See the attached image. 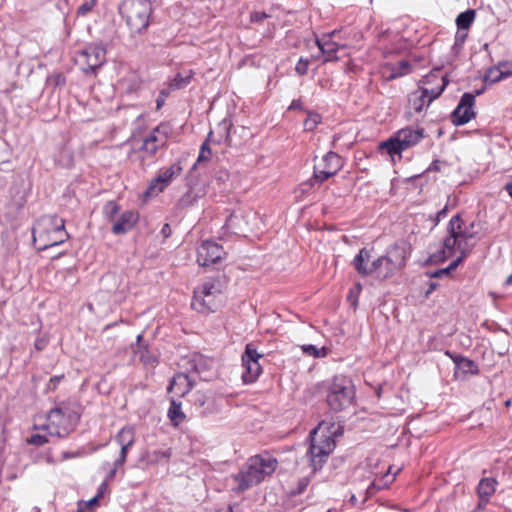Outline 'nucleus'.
Here are the masks:
<instances>
[{"instance_id": "2f4dec72", "label": "nucleus", "mask_w": 512, "mask_h": 512, "mask_svg": "<svg viewBox=\"0 0 512 512\" xmlns=\"http://www.w3.org/2000/svg\"><path fill=\"white\" fill-rule=\"evenodd\" d=\"M190 73L187 72L186 75L179 73L169 84V90L167 93L176 92L182 87L186 86L189 83Z\"/></svg>"}, {"instance_id": "c9c22d12", "label": "nucleus", "mask_w": 512, "mask_h": 512, "mask_svg": "<svg viewBox=\"0 0 512 512\" xmlns=\"http://www.w3.org/2000/svg\"><path fill=\"white\" fill-rule=\"evenodd\" d=\"M301 349L305 354L315 358L324 357L326 355L325 348L319 349L316 346L310 344L301 346Z\"/></svg>"}, {"instance_id": "603ef678", "label": "nucleus", "mask_w": 512, "mask_h": 512, "mask_svg": "<svg viewBox=\"0 0 512 512\" xmlns=\"http://www.w3.org/2000/svg\"><path fill=\"white\" fill-rule=\"evenodd\" d=\"M45 346H46V340L45 339L41 338V339L36 340L35 348L37 350H43L45 348Z\"/></svg>"}, {"instance_id": "3c124183", "label": "nucleus", "mask_w": 512, "mask_h": 512, "mask_svg": "<svg viewBox=\"0 0 512 512\" xmlns=\"http://www.w3.org/2000/svg\"><path fill=\"white\" fill-rule=\"evenodd\" d=\"M107 483L106 482H103L100 487H99V490H98V493L96 494V496H99V498L101 499L104 495V493L107 491Z\"/></svg>"}, {"instance_id": "a19ab883", "label": "nucleus", "mask_w": 512, "mask_h": 512, "mask_svg": "<svg viewBox=\"0 0 512 512\" xmlns=\"http://www.w3.org/2000/svg\"><path fill=\"white\" fill-rule=\"evenodd\" d=\"M100 500L99 496H94L88 501H81L78 504V512H84L86 509H90L95 506Z\"/></svg>"}, {"instance_id": "052dcab7", "label": "nucleus", "mask_w": 512, "mask_h": 512, "mask_svg": "<svg viewBox=\"0 0 512 512\" xmlns=\"http://www.w3.org/2000/svg\"><path fill=\"white\" fill-rule=\"evenodd\" d=\"M436 286L437 285L435 283H431L429 290L426 292V295L428 296L432 291H434L436 289Z\"/></svg>"}, {"instance_id": "393cba45", "label": "nucleus", "mask_w": 512, "mask_h": 512, "mask_svg": "<svg viewBox=\"0 0 512 512\" xmlns=\"http://www.w3.org/2000/svg\"><path fill=\"white\" fill-rule=\"evenodd\" d=\"M512 73V63L502 62L498 66L488 69L484 81L486 83H495Z\"/></svg>"}, {"instance_id": "4468645a", "label": "nucleus", "mask_w": 512, "mask_h": 512, "mask_svg": "<svg viewBox=\"0 0 512 512\" xmlns=\"http://www.w3.org/2000/svg\"><path fill=\"white\" fill-rule=\"evenodd\" d=\"M261 355L251 344L246 345L244 354L242 355V366L244 371L242 379L245 383H253L261 373V366L258 362Z\"/></svg>"}, {"instance_id": "a878e982", "label": "nucleus", "mask_w": 512, "mask_h": 512, "mask_svg": "<svg viewBox=\"0 0 512 512\" xmlns=\"http://www.w3.org/2000/svg\"><path fill=\"white\" fill-rule=\"evenodd\" d=\"M495 490L496 481L493 478L482 479L478 485V495L480 498L479 506H481L482 503H486Z\"/></svg>"}, {"instance_id": "c756f323", "label": "nucleus", "mask_w": 512, "mask_h": 512, "mask_svg": "<svg viewBox=\"0 0 512 512\" xmlns=\"http://www.w3.org/2000/svg\"><path fill=\"white\" fill-rule=\"evenodd\" d=\"M168 417L170 418L174 426L179 425L185 418L184 413L181 410L180 404H177L174 400L168 410Z\"/></svg>"}, {"instance_id": "6e6552de", "label": "nucleus", "mask_w": 512, "mask_h": 512, "mask_svg": "<svg viewBox=\"0 0 512 512\" xmlns=\"http://www.w3.org/2000/svg\"><path fill=\"white\" fill-rule=\"evenodd\" d=\"M222 303L223 295L214 282H205L194 291L192 307L198 312H214Z\"/></svg>"}, {"instance_id": "f257e3e1", "label": "nucleus", "mask_w": 512, "mask_h": 512, "mask_svg": "<svg viewBox=\"0 0 512 512\" xmlns=\"http://www.w3.org/2000/svg\"><path fill=\"white\" fill-rule=\"evenodd\" d=\"M277 467L275 458L269 455H256L251 457L241 470L233 476L236 483L233 490L243 492L271 475Z\"/></svg>"}, {"instance_id": "6ab92c4d", "label": "nucleus", "mask_w": 512, "mask_h": 512, "mask_svg": "<svg viewBox=\"0 0 512 512\" xmlns=\"http://www.w3.org/2000/svg\"><path fill=\"white\" fill-rule=\"evenodd\" d=\"M461 224L462 220L458 215L454 216L450 220V226L455 228V232H457V249L459 251V255L467 256L468 252L473 246V244L470 243V240L473 238V234L468 231L462 230Z\"/></svg>"}, {"instance_id": "49530a36", "label": "nucleus", "mask_w": 512, "mask_h": 512, "mask_svg": "<svg viewBox=\"0 0 512 512\" xmlns=\"http://www.w3.org/2000/svg\"><path fill=\"white\" fill-rule=\"evenodd\" d=\"M309 62L308 60L300 59L296 64L295 70L299 75H304L308 71Z\"/></svg>"}, {"instance_id": "f704fd0d", "label": "nucleus", "mask_w": 512, "mask_h": 512, "mask_svg": "<svg viewBox=\"0 0 512 512\" xmlns=\"http://www.w3.org/2000/svg\"><path fill=\"white\" fill-rule=\"evenodd\" d=\"M119 212V206L114 201H109L103 208V214L109 221H113Z\"/></svg>"}, {"instance_id": "8fccbe9b", "label": "nucleus", "mask_w": 512, "mask_h": 512, "mask_svg": "<svg viewBox=\"0 0 512 512\" xmlns=\"http://www.w3.org/2000/svg\"><path fill=\"white\" fill-rule=\"evenodd\" d=\"M266 17H267V15L265 13H263V12H254L251 15V20L255 21V22H258V21H261L262 19H264Z\"/></svg>"}, {"instance_id": "c85d7f7f", "label": "nucleus", "mask_w": 512, "mask_h": 512, "mask_svg": "<svg viewBox=\"0 0 512 512\" xmlns=\"http://www.w3.org/2000/svg\"><path fill=\"white\" fill-rule=\"evenodd\" d=\"M475 18L474 10H467L465 12L460 13L456 18V24L459 29L465 30L468 29L473 23Z\"/></svg>"}, {"instance_id": "bb28decb", "label": "nucleus", "mask_w": 512, "mask_h": 512, "mask_svg": "<svg viewBox=\"0 0 512 512\" xmlns=\"http://www.w3.org/2000/svg\"><path fill=\"white\" fill-rule=\"evenodd\" d=\"M142 335L137 336V349L135 350V356L145 365H154L157 362L156 357L148 350L147 346L141 343Z\"/></svg>"}, {"instance_id": "cd10ccee", "label": "nucleus", "mask_w": 512, "mask_h": 512, "mask_svg": "<svg viewBox=\"0 0 512 512\" xmlns=\"http://www.w3.org/2000/svg\"><path fill=\"white\" fill-rule=\"evenodd\" d=\"M212 136H213V131H211L209 133L207 140L202 144L200 152H199V155H198V158H197V161L194 164L193 168H195L197 165H201L203 163H207L210 160L212 153H211V150H210V148L208 146V142L214 141L212 139Z\"/></svg>"}, {"instance_id": "aec40b11", "label": "nucleus", "mask_w": 512, "mask_h": 512, "mask_svg": "<svg viewBox=\"0 0 512 512\" xmlns=\"http://www.w3.org/2000/svg\"><path fill=\"white\" fill-rule=\"evenodd\" d=\"M135 439V432L132 427H123L116 435V441L120 445V456L116 464L123 465L126 461L128 448L132 446Z\"/></svg>"}, {"instance_id": "13d9d810", "label": "nucleus", "mask_w": 512, "mask_h": 512, "mask_svg": "<svg viewBox=\"0 0 512 512\" xmlns=\"http://www.w3.org/2000/svg\"><path fill=\"white\" fill-rule=\"evenodd\" d=\"M445 214H446V208L439 211L437 214V221H440L441 218L445 217Z\"/></svg>"}, {"instance_id": "473e14b6", "label": "nucleus", "mask_w": 512, "mask_h": 512, "mask_svg": "<svg viewBox=\"0 0 512 512\" xmlns=\"http://www.w3.org/2000/svg\"><path fill=\"white\" fill-rule=\"evenodd\" d=\"M432 78H438V75L432 74V75L428 76V80H430ZM439 79H440L441 83L436 88H431V89L424 88L423 89L424 96H440V94L444 91L447 81L444 76H440Z\"/></svg>"}, {"instance_id": "f3484780", "label": "nucleus", "mask_w": 512, "mask_h": 512, "mask_svg": "<svg viewBox=\"0 0 512 512\" xmlns=\"http://www.w3.org/2000/svg\"><path fill=\"white\" fill-rule=\"evenodd\" d=\"M337 35L338 33L333 31L331 34L324 35L321 39L316 40V44L324 56V61L337 60L339 58L337 53L345 52L346 45L335 41Z\"/></svg>"}, {"instance_id": "72a5a7b5", "label": "nucleus", "mask_w": 512, "mask_h": 512, "mask_svg": "<svg viewBox=\"0 0 512 512\" xmlns=\"http://www.w3.org/2000/svg\"><path fill=\"white\" fill-rule=\"evenodd\" d=\"M232 123L227 119L221 121L217 127L218 131L222 133L221 137L217 140L218 142H229L230 140V129Z\"/></svg>"}, {"instance_id": "37998d69", "label": "nucleus", "mask_w": 512, "mask_h": 512, "mask_svg": "<svg viewBox=\"0 0 512 512\" xmlns=\"http://www.w3.org/2000/svg\"><path fill=\"white\" fill-rule=\"evenodd\" d=\"M197 197H199V194L191 190L180 199V204L182 206H189L193 204L194 201H196Z\"/></svg>"}, {"instance_id": "774afa93", "label": "nucleus", "mask_w": 512, "mask_h": 512, "mask_svg": "<svg viewBox=\"0 0 512 512\" xmlns=\"http://www.w3.org/2000/svg\"><path fill=\"white\" fill-rule=\"evenodd\" d=\"M327 512H332L331 510H328Z\"/></svg>"}, {"instance_id": "9b49d317", "label": "nucleus", "mask_w": 512, "mask_h": 512, "mask_svg": "<svg viewBox=\"0 0 512 512\" xmlns=\"http://www.w3.org/2000/svg\"><path fill=\"white\" fill-rule=\"evenodd\" d=\"M105 59V48L101 44H90L77 54L76 63L83 71L88 72L101 67Z\"/></svg>"}, {"instance_id": "79ce46f5", "label": "nucleus", "mask_w": 512, "mask_h": 512, "mask_svg": "<svg viewBox=\"0 0 512 512\" xmlns=\"http://www.w3.org/2000/svg\"><path fill=\"white\" fill-rule=\"evenodd\" d=\"M47 435H48L47 433L46 434L36 433L28 439V443L37 445V446H41L48 442Z\"/></svg>"}, {"instance_id": "de8ad7c7", "label": "nucleus", "mask_w": 512, "mask_h": 512, "mask_svg": "<svg viewBox=\"0 0 512 512\" xmlns=\"http://www.w3.org/2000/svg\"><path fill=\"white\" fill-rule=\"evenodd\" d=\"M64 82H65L64 77L60 74H57V75L51 76L47 80V86H60V85L64 84Z\"/></svg>"}, {"instance_id": "412c9836", "label": "nucleus", "mask_w": 512, "mask_h": 512, "mask_svg": "<svg viewBox=\"0 0 512 512\" xmlns=\"http://www.w3.org/2000/svg\"><path fill=\"white\" fill-rule=\"evenodd\" d=\"M455 231V228L449 225V236L446 237L444 240L443 250L440 251L438 254L432 255V260L434 262L444 261L447 258L455 256L457 253H459L457 249V232Z\"/></svg>"}, {"instance_id": "39448f33", "label": "nucleus", "mask_w": 512, "mask_h": 512, "mask_svg": "<svg viewBox=\"0 0 512 512\" xmlns=\"http://www.w3.org/2000/svg\"><path fill=\"white\" fill-rule=\"evenodd\" d=\"M409 247L401 241L392 245L383 256H377L373 263L364 271H376V277L386 279L394 275L405 266Z\"/></svg>"}, {"instance_id": "f8f14e48", "label": "nucleus", "mask_w": 512, "mask_h": 512, "mask_svg": "<svg viewBox=\"0 0 512 512\" xmlns=\"http://www.w3.org/2000/svg\"><path fill=\"white\" fill-rule=\"evenodd\" d=\"M341 166V158L334 152H328L320 158H315L314 177L316 180L322 182L335 175Z\"/></svg>"}, {"instance_id": "a211bd4d", "label": "nucleus", "mask_w": 512, "mask_h": 512, "mask_svg": "<svg viewBox=\"0 0 512 512\" xmlns=\"http://www.w3.org/2000/svg\"><path fill=\"white\" fill-rule=\"evenodd\" d=\"M474 98H461L452 113L451 120L456 126L464 125L475 117Z\"/></svg>"}, {"instance_id": "b1692460", "label": "nucleus", "mask_w": 512, "mask_h": 512, "mask_svg": "<svg viewBox=\"0 0 512 512\" xmlns=\"http://www.w3.org/2000/svg\"><path fill=\"white\" fill-rule=\"evenodd\" d=\"M377 258L373 254V249L363 248L354 258V267L362 275H376V271H364L363 269L369 268L373 263V259Z\"/></svg>"}, {"instance_id": "2eb2a0df", "label": "nucleus", "mask_w": 512, "mask_h": 512, "mask_svg": "<svg viewBox=\"0 0 512 512\" xmlns=\"http://www.w3.org/2000/svg\"><path fill=\"white\" fill-rule=\"evenodd\" d=\"M182 170L183 168L178 162L161 171L149 185L146 192L147 195L156 196L161 193L176 177L181 174Z\"/></svg>"}, {"instance_id": "4d7b16f0", "label": "nucleus", "mask_w": 512, "mask_h": 512, "mask_svg": "<svg viewBox=\"0 0 512 512\" xmlns=\"http://www.w3.org/2000/svg\"><path fill=\"white\" fill-rule=\"evenodd\" d=\"M301 106L300 100H294L289 106L290 110L298 109Z\"/></svg>"}, {"instance_id": "69168bd1", "label": "nucleus", "mask_w": 512, "mask_h": 512, "mask_svg": "<svg viewBox=\"0 0 512 512\" xmlns=\"http://www.w3.org/2000/svg\"><path fill=\"white\" fill-rule=\"evenodd\" d=\"M57 381H58V378H52L51 379V382L57 383Z\"/></svg>"}, {"instance_id": "5fc2aeb1", "label": "nucleus", "mask_w": 512, "mask_h": 512, "mask_svg": "<svg viewBox=\"0 0 512 512\" xmlns=\"http://www.w3.org/2000/svg\"><path fill=\"white\" fill-rule=\"evenodd\" d=\"M449 272H450L449 269L445 268V269H441V270L437 271L433 276L440 277L442 275L448 274Z\"/></svg>"}, {"instance_id": "680f3d73", "label": "nucleus", "mask_w": 512, "mask_h": 512, "mask_svg": "<svg viewBox=\"0 0 512 512\" xmlns=\"http://www.w3.org/2000/svg\"><path fill=\"white\" fill-rule=\"evenodd\" d=\"M228 178V173L226 171L221 172L220 180L225 181Z\"/></svg>"}, {"instance_id": "c03bdc74", "label": "nucleus", "mask_w": 512, "mask_h": 512, "mask_svg": "<svg viewBox=\"0 0 512 512\" xmlns=\"http://www.w3.org/2000/svg\"><path fill=\"white\" fill-rule=\"evenodd\" d=\"M399 68L401 69L400 72H394L392 71L390 78H395L398 76H402L407 74L410 71V64L407 61H400L399 62Z\"/></svg>"}, {"instance_id": "6e6d98bb", "label": "nucleus", "mask_w": 512, "mask_h": 512, "mask_svg": "<svg viewBox=\"0 0 512 512\" xmlns=\"http://www.w3.org/2000/svg\"><path fill=\"white\" fill-rule=\"evenodd\" d=\"M114 466H115V467H114V469H113V470H111V471L109 472V474L107 475V479H111V478H113V477H114V475L116 474L117 468H118L120 465H119V464H116V462H115V463H114Z\"/></svg>"}, {"instance_id": "0e129e2a", "label": "nucleus", "mask_w": 512, "mask_h": 512, "mask_svg": "<svg viewBox=\"0 0 512 512\" xmlns=\"http://www.w3.org/2000/svg\"><path fill=\"white\" fill-rule=\"evenodd\" d=\"M463 96L468 97V96H473V95L471 93H464Z\"/></svg>"}, {"instance_id": "dca6fc26", "label": "nucleus", "mask_w": 512, "mask_h": 512, "mask_svg": "<svg viewBox=\"0 0 512 512\" xmlns=\"http://www.w3.org/2000/svg\"><path fill=\"white\" fill-rule=\"evenodd\" d=\"M225 255L222 246L213 241H203L197 249V262L200 266L217 263Z\"/></svg>"}, {"instance_id": "bf43d9fd", "label": "nucleus", "mask_w": 512, "mask_h": 512, "mask_svg": "<svg viewBox=\"0 0 512 512\" xmlns=\"http://www.w3.org/2000/svg\"><path fill=\"white\" fill-rule=\"evenodd\" d=\"M505 189L508 192V194L512 197V181L506 184Z\"/></svg>"}, {"instance_id": "0eeeda50", "label": "nucleus", "mask_w": 512, "mask_h": 512, "mask_svg": "<svg viewBox=\"0 0 512 512\" xmlns=\"http://www.w3.org/2000/svg\"><path fill=\"white\" fill-rule=\"evenodd\" d=\"M119 11L130 30L139 33L147 28L152 8L148 0H124Z\"/></svg>"}, {"instance_id": "423d86ee", "label": "nucleus", "mask_w": 512, "mask_h": 512, "mask_svg": "<svg viewBox=\"0 0 512 512\" xmlns=\"http://www.w3.org/2000/svg\"><path fill=\"white\" fill-rule=\"evenodd\" d=\"M66 237L64 220L55 215L40 218L33 227V240L40 250L59 245Z\"/></svg>"}, {"instance_id": "338daca9", "label": "nucleus", "mask_w": 512, "mask_h": 512, "mask_svg": "<svg viewBox=\"0 0 512 512\" xmlns=\"http://www.w3.org/2000/svg\"><path fill=\"white\" fill-rule=\"evenodd\" d=\"M160 106H161V102H160V101H158V103H157V107L159 108Z\"/></svg>"}, {"instance_id": "864d4df0", "label": "nucleus", "mask_w": 512, "mask_h": 512, "mask_svg": "<svg viewBox=\"0 0 512 512\" xmlns=\"http://www.w3.org/2000/svg\"><path fill=\"white\" fill-rule=\"evenodd\" d=\"M9 167H10L9 160L0 162V171H7L9 169Z\"/></svg>"}, {"instance_id": "1a4fd4ad", "label": "nucleus", "mask_w": 512, "mask_h": 512, "mask_svg": "<svg viewBox=\"0 0 512 512\" xmlns=\"http://www.w3.org/2000/svg\"><path fill=\"white\" fill-rule=\"evenodd\" d=\"M354 388L351 381L343 376L334 377L327 394V403L335 411L351 404Z\"/></svg>"}, {"instance_id": "ea45409f", "label": "nucleus", "mask_w": 512, "mask_h": 512, "mask_svg": "<svg viewBox=\"0 0 512 512\" xmlns=\"http://www.w3.org/2000/svg\"><path fill=\"white\" fill-rule=\"evenodd\" d=\"M321 117L317 113L309 114L308 118L304 122V127L306 130H313L318 123H320Z\"/></svg>"}, {"instance_id": "f03ea898", "label": "nucleus", "mask_w": 512, "mask_h": 512, "mask_svg": "<svg viewBox=\"0 0 512 512\" xmlns=\"http://www.w3.org/2000/svg\"><path fill=\"white\" fill-rule=\"evenodd\" d=\"M335 425L321 422L310 433L308 457L314 471L320 469L335 448Z\"/></svg>"}, {"instance_id": "7ed1b4c3", "label": "nucleus", "mask_w": 512, "mask_h": 512, "mask_svg": "<svg viewBox=\"0 0 512 512\" xmlns=\"http://www.w3.org/2000/svg\"><path fill=\"white\" fill-rule=\"evenodd\" d=\"M78 415L67 407H56L47 415L34 418V429L47 432L49 436L63 437L75 427Z\"/></svg>"}, {"instance_id": "9d476101", "label": "nucleus", "mask_w": 512, "mask_h": 512, "mask_svg": "<svg viewBox=\"0 0 512 512\" xmlns=\"http://www.w3.org/2000/svg\"><path fill=\"white\" fill-rule=\"evenodd\" d=\"M423 138V129L404 128L394 137L380 143V149H386L391 156L399 155L402 151L416 145Z\"/></svg>"}, {"instance_id": "20e7f679", "label": "nucleus", "mask_w": 512, "mask_h": 512, "mask_svg": "<svg viewBox=\"0 0 512 512\" xmlns=\"http://www.w3.org/2000/svg\"><path fill=\"white\" fill-rule=\"evenodd\" d=\"M168 134L169 128L165 125H160L142 138L132 136L130 139L132 152L129 153L131 161L143 166L146 159H150L160 147L165 145Z\"/></svg>"}, {"instance_id": "09e8293b", "label": "nucleus", "mask_w": 512, "mask_h": 512, "mask_svg": "<svg viewBox=\"0 0 512 512\" xmlns=\"http://www.w3.org/2000/svg\"><path fill=\"white\" fill-rule=\"evenodd\" d=\"M466 256L458 255L457 258L447 267L449 271L455 270Z\"/></svg>"}, {"instance_id": "ddd939ff", "label": "nucleus", "mask_w": 512, "mask_h": 512, "mask_svg": "<svg viewBox=\"0 0 512 512\" xmlns=\"http://www.w3.org/2000/svg\"><path fill=\"white\" fill-rule=\"evenodd\" d=\"M260 222L256 212L247 211L232 214L226 222L228 228L235 230L236 233L246 234L258 227Z\"/></svg>"}, {"instance_id": "7c9ffc66", "label": "nucleus", "mask_w": 512, "mask_h": 512, "mask_svg": "<svg viewBox=\"0 0 512 512\" xmlns=\"http://www.w3.org/2000/svg\"><path fill=\"white\" fill-rule=\"evenodd\" d=\"M399 471H400V469H397L396 472H393L392 466H390L385 474V477H388L390 474H393V477L390 479V481H383V479H380L379 481H376V480L371 481L370 486L367 488V494L371 495L374 493V490L381 489L385 486H388V484L394 480L395 475Z\"/></svg>"}, {"instance_id": "58836bf2", "label": "nucleus", "mask_w": 512, "mask_h": 512, "mask_svg": "<svg viewBox=\"0 0 512 512\" xmlns=\"http://www.w3.org/2000/svg\"><path fill=\"white\" fill-rule=\"evenodd\" d=\"M459 368L463 369L465 372L468 373H476L477 372V366L472 360H469L467 358H460L456 361Z\"/></svg>"}, {"instance_id": "e433bc0d", "label": "nucleus", "mask_w": 512, "mask_h": 512, "mask_svg": "<svg viewBox=\"0 0 512 512\" xmlns=\"http://www.w3.org/2000/svg\"><path fill=\"white\" fill-rule=\"evenodd\" d=\"M170 457V451H161V450H155L148 454V461L150 463L156 464L162 461L163 459H168Z\"/></svg>"}, {"instance_id": "a18cd8bd", "label": "nucleus", "mask_w": 512, "mask_h": 512, "mask_svg": "<svg viewBox=\"0 0 512 512\" xmlns=\"http://www.w3.org/2000/svg\"><path fill=\"white\" fill-rule=\"evenodd\" d=\"M96 4V0H89L83 3L78 8V14L85 15L90 12Z\"/></svg>"}, {"instance_id": "4be33fe9", "label": "nucleus", "mask_w": 512, "mask_h": 512, "mask_svg": "<svg viewBox=\"0 0 512 512\" xmlns=\"http://www.w3.org/2000/svg\"><path fill=\"white\" fill-rule=\"evenodd\" d=\"M138 220V213L132 210L125 211L119 219L114 222L112 232L116 235L127 233L132 230Z\"/></svg>"}, {"instance_id": "5701e85b", "label": "nucleus", "mask_w": 512, "mask_h": 512, "mask_svg": "<svg viewBox=\"0 0 512 512\" xmlns=\"http://www.w3.org/2000/svg\"><path fill=\"white\" fill-rule=\"evenodd\" d=\"M193 381L185 373L176 374L168 387L171 393L178 397H184L192 388Z\"/></svg>"}, {"instance_id": "e2e57ef3", "label": "nucleus", "mask_w": 512, "mask_h": 512, "mask_svg": "<svg viewBox=\"0 0 512 512\" xmlns=\"http://www.w3.org/2000/svg\"><path fill=\"white\" fill-rule=\"evenodd\" d=\"M505 284L506 285H510L512 284V273L507 277L506 281H505Z\"/></svg>"}, {"instance_id": "4c0bfd02", "label": "nucleus", "mask_w": 512, "mask_h": 512, "mask_svg": "<svg viewBox=\"0 0 512 512\" xmlns=\"http://www.w3.org/2000/svg\"><path fill=\"white\" fill-rule=\"evenodd\" d=\"M425 106L424 98H409L408 102V108H409V115L412 114L411 110H413L415 113H420Z\"/></svg>"}]
</instances>
